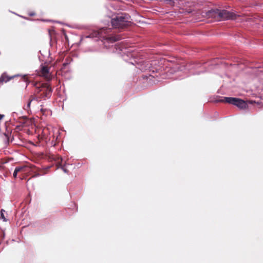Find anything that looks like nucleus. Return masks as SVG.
<instances>
[{"label": "nucleus", "mask_w": 263, "mask_h": 263, "mask_svg": "<svg viewBox=\"0 0 263 263\" xmlns=\"http://www.w3.org/2000/svg\"><path fill=\"white\" fill-rule=\"evenodd\" d=\"M39 175V174H36V175H35L33 176V177L38 176Z\"/></svg>", "instance_id": "nucleus-16"}, {"label": "nucleus", "mask_w": 263, "mask_h": 263, "mask_svg": "<svg viewBox=\"0 0 263 263\" xmlns=\"http://www.w3.org/2000/svg\"><path fill=\"white\" fill-rule=\"evenodd\" d=\"M30 179H28L27 183H28Z\"/></svg>", "instance_id": "nucleus-17"}, {"label": "nucleus", "mask_w": 263, "mask_h": 263, "mask_svg": "<svg viewBox=\"0 0 263 263\" xmlns=\"http://www.w3.org/2000/svg\"><path fill=\"white\" fill-rule=\"evenodd\" d=\"M3 211H4L3 210H1V217L2 218V219H3V220L4 221H6V218H5V217L4 216V213H3Z\"/></svg>", "instance_id": "nucleus-12"}, {"label": "nucleus", "mask_w": 263, "mask_h": 263, "mask_svg": "<svg viewBox=\"0 0 263 263\" xmlns=\"http://www.w3.org/2000/svg\"><path fill=\"white\" fill-rule=\"evenodd\" d=\"M218 102L229 103L235 105L240 108H246L247 107V104L245 101L236 98L224 97L223 99L219 100Z\"/></svg>", "instance_id": "nucleus-4"}, {"label": "nucleus", "mask_w": 263, "mask_h": 263, "mask_svg": "<svg viewBox=\"0 0 263 263\" xmlns=\"http://www.w3.org/2000/svg\"><path fill=\"white\" fill-rule=\"evenodd\" d=\"M111 24L114 28H125L130 25V17L125 13L118 14L111 18Z\"/></svg>", "instance_id": "nucleus-1"}, {"label": "nucleus", "mask_w": 263, "mask_h": 263, "mask_svg": "<svg viewBox=\"0 0 263 263\" xmlns=\"http://www.w3.org/2000/svg\"><path fill=\"white\" fill-rule=\"evenodd\" d=\"M41 110L42 111H43V109H41Z\"/></svg>", "instance_id": "nucleus-18"}, {"label": "nucleus", "mask_w": 263, "mask_h": 263, "mask_svg": "<svg viewBox=\"0 0 263 263\" xmlns=\"http://www.w3.org/2000/svg\"><path fill=\"white\" fill-rule=\"evenodd\" d=\"M4 116L3 115H0V121L2 119V118H3Z\"/></svg>", "instance_id": "nucleus-14"}, {"label": "nucleus", "mask_w": 263, "mask_h": 263, "mask_svg": "<svg viewBox=\"0 0 263 263\" xmlns=\"http://www.w3.org/2000/svg\"><path fill=\"white\" fill-rule=\"evenodd\" d=\"M33 86L35 88V93L41 95V98L50 97L52 92V89L47 83L41 82H33Z\"/></svg>", "instance_id": "nucleus-2"}, {"label": "nucleus", "mask_w": 263, "mask_h": 263, "mask_svg": "<svg viewBox=\"0 0 263 263\" xmlns=\"http://www.w3.org/2000/svg\"><path fill=\"white\" fill-rule=\"evenodd\" d=\"M71 59L70 57H67L65 59V62L63 63V67H65L66 66L68 65L71 62Z\"/></svg>", "instance_id": "nucleus-11"}, {"label": "nucleus", "mask_w": 263, "mask_h": 263, "mask_svg": "<svg viewBox=\"0 0 263 263\" xmlns=\"http://www.w3.org/2000/svg\"><path fill=\"white\" fill-rule=\"evenodd\" d=\"M15 76L9 77L6 73H3L0 77V84L4 82H7L12 79Z\"/></svg>", "instance_id": "nucleus-8"}, {"label": "nucleus", "mask_w": 263, "mask_h": 263, "mask_svg": "<svg viewBox=\"0 0 263 263\" xmlns=\"http://www.w3.org/2000/svg\"><path fill=\"white\" fill-rule=\"evenodd\" d=\"M52 158L54 161L55 162L56 165L58 167H61L62 166V158L60 156H52Z\"/></svg>", "instance_id": "nucleus-9"}, {"label": "nucleus", "mask_w": 263, "mask_h": 263, "mask_svg": "<svg viewBox=\"0 0 263 263\" xmlns=\"http://www.w3.org/2000/svg\"><path fill=\"white\" fill-rule=\"evenodd\" d=\"M26 166H18L15 168V170L13 174V176L14 178L17 177V174L20 172H24L25 171Z\"/></svg>", "instance_id": "nucleus-10"}, {"label": "nucleus", "mask_w": 263, "mask_h": 263, "mask_svg": "<svg viewBox=\"0 0 263 263\" xmlns=\"http://www.w3.org/2000/svg\"><path fill=\"white\" fill-rule=\"evenodd\" d=\"M214 12L215 14L218 15L220 18L231 20H234L236 18V14L226 10H220L216 9L214 11Z\"/></svg>", "instance_id": "nucleus-5"}, {"label": "nucleus", "mask_w": 263, "mask_h": 263, "mask_svg": "<svg viewBox=\"0 0 263 263\" xmlns=\"http://www.w3.org/2000/svg\"><path fill=\"white\" fill-rule=\"evenodd\" d=\"M38 94H36L35 93L34 95H31L30 96V98L28 100V104L27 105V107L28 108H29L30 107L31 103L32 101L35 100L37 102H39L41 99H43V98H41V95L40 94V96H37Z\"/></svg>", "instance_id": "nucleus-7"}, {"label": "nucleus", "mask_w": 263, "mask_h": 263, "mask_svg": "<svg viewBox=\"0 0 263 263\" xmlns=\"http://www.w3.org/2000/svg\"><path fill=\"white\" fill-rule=\"evenodd\" d=\"M110 31V29L102 28L93 33V36L105 40L108 43H114L120 40V37L116 35H109L107 34Z\"/></svg>", "instance_id": "nucleus-3"}, {"label": "nucleus", "mask_w": 263, "mask_h": 263, "mask_svg": "<svg viewBox=\"0 0 263 263\" xmlns=\"http://www.w3.org/2000/svg\"><path fill=\"white\" fill-rule=\"evenodd\" d=\"M62 170H63L65 172H66V169H65L64 167H62Z\"/></svg>", "instance_id": "nucleus-15"}, {"label": "nucleus", "mask_w": 263, "mask_h": 263, "mask_svg": "<svg viewBox=\"0 0 263 263\" xmlns=\"http://www.w3.org/2000/svg\"><path fill=\"white\" fill-rule=\"evenodd\" d=\"M50 68L46 65H41L38 74L40 76L43 77L47 81H49L52 79V75L49 71Z\"/></svg>", "instance_id": "nucleus-6"}, {"label": "nucleus", "mask_w": 263, "mask_h": 263, "mask_svg": "<svg viewBox=\"0 0 263 263\" xmlns=\"http://www.w3.org/2000/svg\"><path fill=\"white\" fill-rule=\"evenodd\" d=\"M47 130H48L47 128H45V129H43V132L44 134H45V132ZM43 136H44V138H46V137H45V135H44Z\"/></svg>", "instance_id": "nucleus-13"}]
</instances>
